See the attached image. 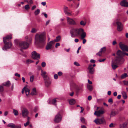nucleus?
I'll return each mask as SVG.
<instances>
[{"mask_svg":"<svg viewBox=\"0 0 128 128\" xmlns=\"http://www.w3.org/2000/svg\"><path fill=\"white\" fill-rule=\"evenodd\" d=\"M12 38V36L11 35L8 36L4 38L3 41L5 44V46L2 48L4 50H6L7 49H9L12 47V44L9 40Z\"/></svg>","mask_w":128,"mask_h":128,"instance_id":"f257e3e1","label":"nucleus"},{"mask_svg":"<svg viewBox=\"0 0 128 128\" xmlns=\"http://www.w3.org/2000/svg\"><path fill=\"white\" fill-rule=\"evenodd\" d=\"M45 34L43 33L40 34H36L35 38V42L37 44L44 43L46 42Z\"/></svg>","mask_w":128,"mask_h":128,"instance_id":"f03ea898","label":"nucleus"},{"mask_svg":"<svg viewBox=\"0 0 128 128\" xmlns=\"http://www.w3.org/2000/svg\"><path fill=\"white\" fill-rule=\"evenodd\" d=\"M124 53L120 50H118L117 51L116 54L119 57L116 58V60L115 61L116 63L122 64L124 62V60L122 58L124 56Z\"/></svg>","mask_w":128,"mask_h":128,"instance_id":"7ed1b4c3","label":"nucleus"},{"mask_svg":"<svg viewBox=\"0 0 128 128\" xmlns=\"http://www.w3.org/2000/svg\"><path fill=\"white\" fill-rule=\"evenodd\" d=\"M15 43L16 44L18 45L20 48L24 49L27 48L29 46L27 42H20L18 43L17 40H14Z\"/></svg>","mask_w":128,"mask_h":128,"instance_id":"20e7f679","label":"nucleus"},{"mask_svg":"<svg viewBox=\"0 0 128 128\" xmlns=\"http://www.w3.org/2000/svg\"><path fill=\"white\" fill-rule=\"evenodd\" d=\"M77 33L78 36H81V39L84 38L86 36V33L84 32V30L82 28H77Z\"/></svg>","mask_w":128,"mask_h":128,"instance_id":"39448f33","label":"nucleus"},{"mask_svg":"<svg viewBox=\"0 0 128 128\" xmlns=\"http://www.w3.org/2000/svg\"><path fill=\"white\" fill-rule=\"evenodd\" d=\"M94 122L98 125L106 124V120L103 117L100 118H96Z\"/></svg>","mask_w":128,"mask_h":128,"instance_id":"423d86ee","label":"nucleus"},{"mask_svg":"<svg viewBox=\"0 0 128 128\" xmlns=\"http://www.w3.org/2000/svg\"><path fill=\"white\" fill-rule=\"evenodd\" d=\"M119 19H116L115 22L117 25V29L119 32H121L123 29V26L122 24L119 21Z\"/></svg>","mask_w":128,"mask_h":128,"instance_id":"0eeeda50","label":"nucleus"},{"mask_svg":"<svg viewBox=\"0 0 128 128\" xmlns=\"http://www.w3.org/2000/svg\"><path fill=\"white\" fill-rule=\"evenodd\" d=\"M62 117L59 113H58L55 117L54 120L56 123L60 122L62 121Z\"/></svg>","mask_w":128,"mask_h":128,"instance_id":"6e6552de","label":"nucleus"},{"mask_svg":"<svg viewBox=\"0 0 128 128\" xmlns=\"http://www.w3.org/2000/svg\"><path fill=\"white\" fill-rule=\"evenodd\" d=\"M66 18L68 24L70 25H76V23L73 19L68 17H67Z\"/></svg>","mask_w":128,"mask_h":128,"instance_id":"1a4fd4ad","label":"nucleus"},{"mask_svg":"<svg viewBox=\"0 0 128 128\" xmlns=\"http://www.w3.org/2000/svg\"><path fill=\"white\" fill-rule=\"evenodd\" d=\"M32 57L34 59L38 60L40 58V55L34 51L32 53Z\"/></svg>","mask_w":128,"mask_h":128,"instance_id":"9d476101","label":"nucleus"},{"mask_svg":"<svg viewBox=\"0 0 128 128\" xmlns=\"http://www.w3.org/2000/svg\"><path fill=\"white\" fill-rule=\"evenodd\" d=\"M64 11L66 15L68 16H71L72 15V12L70 11L68 7L65 6L64 8Z\"/></svg>","mask_w":128,"mask_h":128,"instance_id":"9b49d317","label":"nucleus"},{"mask_svg":"<svg viewBox=\"0 0 128 128\" xmlns=\"http://www.w3.org/2000/svg\"><path fill=\"white\" fill-rule=\"evenodd\" d=\"M70 34L72 38H75L78 36L77 33V28L74 29L70 32Z\"/></svg>","mask_w":128,"mask_h":128,"instance_id":"f8f14e48","label":"nucleus"},{"mask_svg":"<svg viewBox=\"0 0 128 128\" xmlns=\"http://www.w3.org/2000/svg\"><path fill=\"white\" fill-rule=\"evenodd\" d=\"M22 114L24 118H26L27 117L29 114L28 110L26 108H24L22 111Z\"/></svg>","mask_w":128,"mask_h":128,"instance_id":"ddd939ff","label":"nucleus"},{"mask_svg":"<svg viewBox=\"0 0 128 128\" xmlns=\"http://www.w3.org/2000/svg\"><path fill=\"white\" fill-rule=\"evenodd\" d=\"M119 45L120 48L123 51L128 52V46L122 44L121 42L120 43Z\"/></svg>","mask_w":128,"mask_h":128,"instance_id":"4468645a","label":"nucleus"},{"mask_svg":"<svg viewBox=\"0 0 128 128\" xmlns=\"http://www.w3.org/2000/svg\"><path fill=\"white\" fill-rule=\"evenodd\" d=\"M44 80L46 86L48 87L50 86L51 84V80L49 78H47Z\"/></svg>","mask_w":128,"mask_h":128,"instance_id":"2eb2a0df","label":"nucleus"},{"mask_svg":"<svg viewBox=\"0 0 128 128\" xmlns=\"http://www.w3.org/2000/svg\"><path fill=\"white\" fill-rule=\"evenodd\" d=\"M104 113V110H100L98 111H95L94 114L97 116H99Z\"/></svg>","mask_w":128,"mask_h":128,"instance_id":"dca6fc26","label":"nucleus"},{"mask_svg":"<svg viewBox=\"0 0 128 128\" xmlns=\"http://www.w3.org/2000/svg\"><path fill=\"white\" fill-rule=\"evenodd\" d=\"M54 43V41H52L48 43L46 47V50H48L51 48L52 45Z\"/></svg>","mask_w":128,"mask_h":128,"instance_id":"f3484780","label":"nucleus"},{"mask_svg":"<svg viewBox=\"0 0 128 128\" xmlns=\"http://www.w3.org/2000/svg\"><path fill=\"white\" fill-rule=\"evenodd\" d=\"M88 69L90 74H94V68L92 67V65H89Z\"/></svg>","mask_w":128,"mask_h":128,"instance_id":"a211bd4d","label":"nucleus"},{"mask_svg":"<svg viewBox=\"0 0 128 128\" xmlns=\"http://www.w3.org/2000/svg\"><path fill=\"white\" fill-rule=\"evenodd\" d=\"M41 75L42 77L44 78V79L46 78H47L48 77L46 75L47 73L46 72L44 71L43 70H42L41 71Z\"/></svg>","mask_w":128,"mask_h":128,"instance_id":"6ab92c4d","label":"nucleus"},{"mask_svg":"<svg viewBox=\"0 0 128 128\" xmlns=\"http://www.w3.org/2000/svg\"><path fill=\"white\" fill-rule=\"evenodd\" d=\"M121 5L125 7H128V2L125 0H124L120 3Z\"/></svg>","mask_w":128,"mask_h":128,"instance_id":"aec40b11","label":"nucleus"},{"mask_svg":"<svg viewBox=\"0 0 128 128\" xmlns=\"http://www.w3.org/2000/svg\"><path fill=\"white\" fill-rule=\"evenodd\" d=\"M24 87H26L25 89L24 90L26 96H28L30 92V90L27 88V86H25Z\"/></svg>","mask_w":128,"mask_h":128,"instance_id":"412c9836","label":"nucleus"},{"mask_svg":"<svg viewBox=\"0 0 128 128\" xmlns=\"http://www.w3.org/2000/svg\"><path fill=\"white\" fill-rule=\"evenodd\" d=\"M122 94L124 98V100L126 99L128 97L126 92H122Z\"/></svg>","mask_w":128,"mask_h":128,"instance_id":"4be33fe9","label":"nucleus"},{"mask_svg":"<svg viewBox=\"0 0 128 128\" xmlns=\"http://www.w3.org/2000/svg\"><path fill=\"white\" fill-rule=\"evenodd\" d=\"M76 102V101L74 99H71L69 101L70 104L71 105H74L75 104Z\"/></svg>","mask_w":128,"mask_h":128,"instance_id":"5701e85b","label":"nucleus"},{"mask_svg":"<svg viewBox=\"0 0 128 128\" xmlns=\"http://www.w3.org/2000/svg\"><path fill=\"white\" fill-rule=\"evenodd\" d=\"M127 124V123L126 122H125L123 123L122 124H120V128H125L126 127Z\"/></svg>","mask_w":128,"mask_h":128,"instance_id":"b1692460","label":"nucleus"},{"mask_svg":"<svg viewBox=\"0 0 128 128\" xmlns=\"http://www.w3.org/2000/svg\"><path fill=\"white\" fill-rule=\"evenodd\" d=\"M37 94V92L36 88L33 89L31 93V94L32 96L36 95Z\"/></svg>","mask_w":128,"mask_h":128,"instance_id":"393cba45","label":"nucleus"},{"mask_svg":"<svg viewBox=\"0 0 128 128\" xmlns=\"http://www.w3.org/2000/svg\"><path fill=\"white\" fill-rule=\"evenodd\" d=\"M10 84V81H8L5 83H4L2 85L4 86H9Z\"/></svg>","mask_w":128,"mask_h":128,"instance_id":"a878e982","label":"nucleus"},{"mask_svg":"<svg viewBox=\"0 0 128 128\" xmlns=\"http://www.w3.org/2000/svg\"><path fill=\"white\" fill-rule=\"evenodd\" d=\"M7 126L11 128H15V125L13 123H10L8 124Z\"/></svg>","mask_w":128,"mask_h":128,"instance_id":"bb28decb","label":"nucleus"},{"mask_svg":"<svg viewBox=\"0 0 128 128\" xmlns=\"http://www.w3.org/2000/svg\"><path fill=\"white\" fill-rule=\"evenodd\" d=\"M61 39V37L60 36H58L56 37V38L55 39L54 41L55 42H59L60 41Z\"/></svg>","mask_w":128,"mask_h":128,"instance_id":"cd10ccee","label":"nucleus"},{"mask_svg":"<svg viewBox=\"0 0 128 128\" xmlns=\"http://www.w3.org/2000/svg\"><path fill=\"white\" fill-rule=\"evenodd\" d=\"M112 67L113 69L115 70L118 67V66L114 64V62L112 61Z\"/></svg>","mask_w":128,"mask_h":128,"instance_id":"c85d7f7f","label":"nucleus"},{"mask_svg":"<svg viewBox=\"0 0 128 128\" xmlns=\"http://www.w3.org/2000/svg\"><path fill=\"white\" fill-rule=\"evenodd\" d=\"M117 114V112L116 111L112 112L110 114L111 117H112L115 116Z\"/></svg>","mask_w":128,"mask_h":128,"instance_id":"c756f323","label":"nucleus"},{"mask_svg":"<svg viewBox=\"0 0 128 128\" xmlns=\"http://www.w3.org/2000/svg\"><path fill=\"white\" fill-rule=\"evenodd\" d=\"M13 113L15 116H17L18 114V111L15 109H13Z\"/></svg>","mask_w":128,"mask_h":128,"instance_id":"7c9ffc66","label":"nucleus"},{"mask_svg":"<svg viewBox=\"0 0 128 128\" xmlns=\"http://www.w3.org/2000/svg\"><path fill=\"white\" fill-rule=\"evenodd\" d=\"M119 120L121 122H123L125 120V117L122 116L119 118Z\"/></svg>","mask_w":128,"mask_h":128,"instance_id":"2f4dec72","label":"nucleus"},{"mask_svg":"<svg viewBox=\"0 0 128 128\" xmlns=\"http://www.w3.org/2000/svg\"><path fill=\"white\" fill-rule=\"evenodd\" d=\"M52 103L55 106H56V98L54 99L52 101Z\"/></svg>","mask_w":128,"mask_h":128,"instance_id":"473e14b6","label":"nucleus"},{"mask_svg":"<svg viewBox=\"0 0 128 128\" xmlns=\"http://www.w3.org/2000/svg\"><path fill=\"white\" fill-rule=\"evenodd\" d=\"M40 12V10L39 9L36 10L34 12V14L36 16L38 15Z\"/></svg>","mask_w":128,"mask_h":128,"instance_id":"72a5a7b5","label":"nucleus"},{"mask_svg":"<svg viewBox=\"0 0 128 128\" xmlns=\"http://www.w3.org/2000/svg\"><path fill=\"white\" fill-rule=\"evenodd\" d=\"M87 88L88 90L90 91L92 90L93 89L92 86L90 85H88L87 86Z\"/></svg>","mask_w":128,"mask_h":128,"instance_id":"f704fd0d","label":"nucleus"},{"mask_svg":"<svg viewBox=\"0 0 128 128\" xmlns=\"http://www.w3.org/2000/svg\"><path fill=\"white\" fill-rule=\"evenodd\" d=\"M33 62H34L33 61L30 60H28L26 62V63L27 64H28Z\"/></svg>","mask_w":128,"mask_h":128,"instance_id":"c9c22d12","label":"nucleus"},{"mask_svg":"<svg viewBox=\"0 0 128 128\" xmlns=\"http://www.w3.org/2000/svg\"><path fill=\"white\" fill-rule=\"evenodd\" d=\"M100 50L102 53H104L106 50V48L105 47H104L102 48Z\"/></svg>","mask_w":128,"mask_h":128,"instance_id":"e433bc0d","label":"nucleus"},{"mask_svg":"<svg viewBox=\"0 0 128 128\" xmlns=\"http://www.w3.org/2000/svg\"><path fill=\"white\" fill-rule=\"evenodd\" d=\"M127 74L126 73H125L124 74H123L121 76V78L122 79H123L125 78L127 76Z\"/></svg>","mask_w":128,"mask_h":128,"instance_id":"4c0bfd02","label":"nucleus"},{"mask_svg":"<svg viewBox=\"0 0 128 128\" xmlns=\"http://www.w3.org/2000/svg\"><path fill=\"white\" fill-rule=\"evenodd\" d=\"M34 76L33 75L32 76L30 77V81L31 82H33L34 79Z\"/></svg>","mask_w":128,"mask_h":128,"instance_id":"58836bf2","label":"nucleus"},{"mask_svg":"<svg viewBox=\"0 0 128 128\" xmlns=\"http://www.w3.org/2000/svg\"><path fill=\"white\" fill-rule=\"evenodd\" d=\"M80 120L83 123H85V120L84 118H80Z\"/></svg>","mask_w":128,"mask_h":128,"instance_id":"ea45409f","label":"nucleus"},{"mask_svg":"<svg viewBox=\"0 0 128 128\" xmlns=\"http://www.w3.org/2000/svg\"><path fill=\"white\" fill-rule=\"evenodd\" d=\"M80 24L81 25L83 26H84L86 25V23L84 22L83 21H82L80 22Z\"/></svg>","mask_w":128,"mask_h":128,"instance_id":"a19ab883","label":"nucleus"},{"mask_svg":"<svg viewBox=\"0 0 128 128\" xmlns=\"http://www.w3.org/2000/svg\"><path fill=\"white\" fill-rule=\"evenodd\" d=\"M4 87L2 86H0V92H2L4 91Z\"/></svg>","mask_w":128,"mask_h":128,"instance_id":"79ce46f5","label":"nucleus"},{"mask_svg":"<svg viewBox=\"0 0 128 128\" xmlns=\"http://www.w3.org/2000/svg\"><path fill=\"white\" fill-rule=\"evenodd\" d=\"M125 107L124 106H122L120 107L119 110L120 111H122L124 110Z\"/></svg>","mask_w":128,"mask_h":128,"instance_id":"37998d69","label":"nucleus"},{"mask_svg":"<svg viewBox=\"0 0 128 128\" xmlns=\"http://www.w3.org/2000/svg\"><path fill=\"white\" fill-rule=\"evenodd\" d=\"M25 8L26 10H28L30 8V7L28 5H27L25 6Z\"/></svg>","mask_w":128,"mask_h":128,"instance_id":"c03bdc74","label":"nucleus"},{"mask_svg":"<svg viewBox=\"0 0 128 128\" xmlns=\"http://www.w3.org/2000/svg\"><path fill=\"white\" fill-rule=\"evenodd\" d=\"M36 31L37 30L35 28H33L31 32L32 33H35L36 32Z\"/></svg>","mask_w":128,"mask_h":128,"instance_id":"a18cd8bd","label":"nucleus"},{"mask_svg":"<svg viewBox=\"0 0 128 128\" xmlns=\"http://www.w3.org/2000/svg\"><path fill=\"white\" fill-rule=\"evenodd\" d=\"M115 125L113 123H111L109 126V127L110 128H113L115 127Z\"/></svg>","mask_w":128,"mask_h":128,"instance_id":"49530a36","label":"nucleus"},{"mask_svg":"<svg viewBox=\"0 0 128 128\" xmlns=\"http://www.w3.org/2000/svg\"><path fill=\"white\" fill-rule=\"evenodd\" d=\"M42 66L43 67H44L46 66V63L45 62H43L42 64Z\"/></svg>","mask_w":128,"mask_h":128,"instance_id":"de8ad7c7","label":"nucleus"},{"mask_svg":"<svg viewBox=\"0 0 128 128\" xmlns=\"http://www.w3.org/2000/svg\"><path fill=\"white\" fill-rule=\"evenodd\" d=\"M102 52L100 50L99 52L96 54V55L100 56H101L102 54Z\"/></svg>","mask_w":128,"mask_h":128,"instance_id":"09e8293b","label":"nucleus"},{"mask_svg":"<svg viewBox=\"0 0 128 128\" xmlns=\"http://www.w3.org/2000/svg\"><path fill=\"white\" fill-rule=\"evenodd\" d=\"M29 124L30 122L28 120L26 123L24 124V126L25 127L26 126Z\"/></svg>","mask_w":128,"mask_h":128,"instance_id":"8fccbe9b","label":"nucleus"},{"mask_svg":"<svg viewBox=\"0 0 128 128\" xmlns=\"http://www.w3.org/2000/svg\"><path fill=\"white\" fill-rule=\"evenodd\" d=\"M74 64L76 66H80L79 64L76 62H74Z\"/></svg>","mask_w":128,"mask_h":128,"instance_id":"3c124183","label":"nucleus"},{"mask_svg":"<svg viewBox=\"0 0 128 128\" xmlns=\"http://www.w3.org/2000/svg\"><path fill=\"white\" fill-rule=\"evenodd\" d=\"M21 125H19L17 126L15 125V128H21Z\"/></svg>","mask_w":128,"mask_h":128,"instance_id":"603ef678","label":"nucleus"},{"mask_svg":"<svg viewBox=\"0 0 128 128\" xmlns=\"http://www.w3.org/2000/svg\"><path fill=\"white\" fill-rule=\"evenodd\" d=\"M124 84L125 85L128 86V81H123Z\"/></svg>","mask_w":128,"mask_h":128,"instance_id":"864d4df0","label":"nucleus"},{"mask_svg":"<svg viewBox=\"0 0 128 128\" xmlns=\"http://www.w3.org/2000/svg\"><path fill=\"white\" fill-rule=\"evenodd\" d=\"M108 102L109 103H112L113 102V100L112 98H110L108 100Z\"/></svg>","mask_w":128,"mask_h":128,"instance_id":"5fc2aeb1","label":"nucleus"},{"mask_svg":"<svg viewBox=\"0 0 128 128\" xmlns=\"http://www.w3.org/2000/svg\"><path fill=\"white\" fill-rule=\"evenodd\" d=\"M54 78L55 79H57L58 78V76L57 74H55L54 76Z\"/></svg>","mask_w":128,"mask_h":128,"instance_id":"6e6d98bb","label":"nucleus"},{"mask_svg":"<svg viewBox=\"0 0 128 128\" xmlns=\"http://www.w3.org/2000/svg\"><path fill=\"white\" fill-rule=\"evenodd\" d=\"M58 74L59 76H61L62 74V72H60L58 73Z\"/></svg>","mask_w":128,"mask_h":128,"instance_id":"4d7b16f0","label":"nucleus"},{"mask_svg":"<svg viewBox=\"0 0 128 128\" xmlns=\"http://www.w3.org/2000/svg\"><path fill=\"white\" fill-rule=\"evenodd\" d=\"M15 76H16L18 77L19 78L20 77V74H18V73H16L15 74Z\"/></svg>","mask_w":128,"mask_h":128,"instance_id":"13d9d810","label":"nucleus"},{"mask_svg":"<svg viewBox=\"0 0 128 128\" xmlns=\"http://www.w3.org/2000/svg\"><path fill=\"white\" fill-rule=\"evenodd\" d=\"M106 60V59H104L102 60H98V61L100 62H104Z\"/></svg>","mask_w":128,"mask_h":128,"instance_id":"bf43d9fd","label":"nucleus"},{"mask_svg":"<svg viewBox=\"0 0 128 128\" xmlns=\"http://www.w3.org/2000/svg\"><path fill=\"white\" fill-rule=\"evenodd\" d=\"M60 45V44L59 43H57L56 45V48H57L58 46H59Z\"/></svg>","mask_w":128,"mask_h":128,"instance_id":"052dcab7","label":"nucleus"},{"mask_svg":"<svg viewBox=\"0 0 128 128\" xmlns=\"http://www.w3.org/2000/svg\"><path fill=\"white\" fill-rule=\"evenodd\" d=\"M82 40H83V43L84 44L85 43H86V39H84V38L83 39H82Z\"/></svg>","mask_w":128,"mask_h":128,"instance_id":"680f3d73","label":"nucleus"},{"mask_svg":"<svg viewBox=\"0 0 128 128\" xmlns=\"http://www.w3.org/2000/svg\"><path fill=\"white\" fill-rule=\"evenodd\" d=\"M8 114V112L7 111L5 112L4 113V116H7Z\"/></svg>","mask_w":128,"mask_h":128,"instance_id":"e2e57ef3","label":"nucleus"},{"mask_svg":"<svg viewBox=\"0 0 128 128\" xmlns=\"http://www.w3.org/2000/svg\"><path fill=\"white\" fill-rule=\"evenodd\" d=\"M38 108L37 107H36L34 109V111L35 112H36L38 110Z\"/></svg>","mask_w":128,"mask_h":128,"instance_id":"0e129e2a","label":"nucleus"},{"mask_svg":"<svg viewBox=\"0 0 128 128\" xmlns=\"http://www.w3.org/2000/svg\"><path fill=\"white\" fill-rule=\"evenodd\" d=\"M36 8V6H34L32 8V10H34Z\"/></svg>","mask_w":128,"mask_h":128,"instance_id":"69168bd1","label":"nucleus"},{"mask_svg":"<svg viewBox=\"0 0 128 128\" xmlns=\"http://www.w3.org/2000/svg\"><path fill=\"white\" fill-rule=\"evenodd\" d=\"M79 12H80L79 10L77 11H76V14L75 16H76L77 15H78V14H79Z\"/></svg>","mask_w":128,"mask_h":128,"instance_id":"338daca9","label":"nucleus"},{"mask_svg":"<svg viewBox=\"0 0 128 128\" xmlns=\"http://www.w3.org/2000/svg\"><path fill=\"white\" fill-rule=\"evenodd\" d=\"M50 21V20H48V21H47L46 22V25H48L49 24Z\"/></svg>","mask_w":128,"mask_h":128,"instance_id":"774afa93","label":"nucleus"}]
</instances>
